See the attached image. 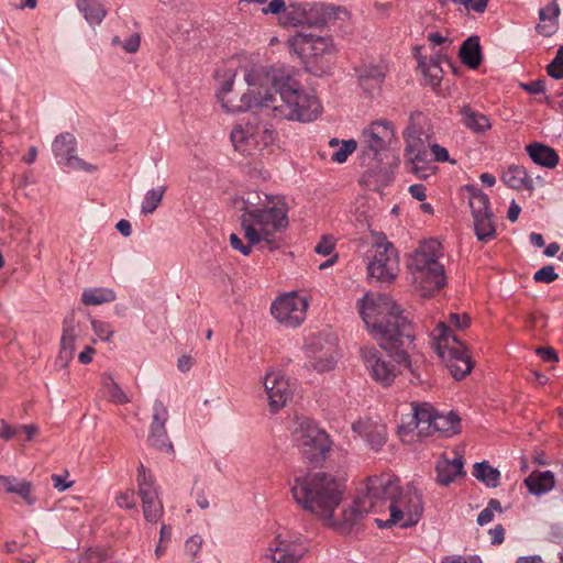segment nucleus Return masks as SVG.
<instances>
[{
	"label": "nucleus",
	"mask_w": 563,
	"mask_h": 563,
	"mask_svg": "<svg viewBox=\"0 0 563 563\" xmlns=\"http://www.w3.org/2000/svg\"><path fill=\"white\" fill-rule=\"evenodd\" d=\"M221 88L218 98L229 112L246 111L253 107L271 108L275 115L286 120L311 122L321 113L318 98L302 89L290 75L273 78L279 101L261 89L269 81L266 74L250 58L234 56L227 59L216 71Z\"/></svg>",
	"instance_id": "nucleus-1"
},
{
	"label": "nucleus",
	"mask_w": 563,
	"mask_h": 563,
	"mask_svg": "<svg viewBox=\"0 0 563 563\" xmlns=\"http://www.w3.org/2000/svg\"><path fill=\"white\" fill-rule=\"evenodd\" d=\"M422 509L421 496L413 485L369 478L363 493L344 511V520L356 523L364 515L372 512L378 527L395 525L407 528L418 522Z\"/></svg>",
	"instance_id": "nucleus-2"
},
{
	"label": "nucleus",
	"mask_w": 563,
	"mask_h": 563,
	"mask_svg": "<svg viewBox=\"0 0 563 563\" xmlns=\"http://www.w3.org/2000/svg\"><path fill=\"white\" fill-rule=\"evenodd\" d=\"M243 203L240 222L247 243L243 244L233 233L230 235L232 249L244 256L252 253L254 245L268 251L279 250L284 244L282 232L288 227V207L284 197L253 191Z\"/></svg>",
	"instance_id": "nucleus-3"
},
{
	"label": "nucleus",
	"mask_w": 563,
	"mask_h": 563,
	"mask_svg": "<svg viewBox=\"0 0 563 563\" xmlns=\"http://www.w3.org/2000/svg\"><path fill=\"white\" fill-rule=\"evenodd\" d=\"M296 504L310 512L329 527L352 526L342 516L336 517L335 510L342 503L344 482L339 476L324 472H309L297 476L290 488Z\"/></svg>",
	"instance_id": "nucleus-4"
},
{
	"label": "nucleus",
	"mask_w": 563,
	"mask_h": 563,
	"mask_svg": "<svg viewBox=\"0 0 563 563\" xmlns=\"http://www.w3.org/2000/svg\"><path fill=\"white\" fill-rule=\"evenodd\" d=\"M357 307L366 330L383 350L391 351L412 343L411 324L390 296L366 292Z\"/></svg>",
	"instance_id": "nucleus-5"
},
{
	"label": "nucleus",
	"mask_w": 563,
	"mask_h": 563,
	"mask_svg": "<svg viewBox=\"0 0 563 563\" xmlns=\"http://www.w3.org/2000/svg\"><path fill=\"white\" fill-rule=\"evenodd\" d=\"M441 257V244L434 239L422 241L409 254L408 275L412 287L420 296H432L445 286L446 276Z\"/></svg>",
	"instance_id": "nucleus-6"
},
{
	"label": "nucleus",
	"mask_w": 563,
	"mask_h": 563,
	"mask_svg": "<svg viewBox=\"0 0 563 563\" xmlns=\"http://www.w3.org/2000/svg\"><path fill=\"white\" fill-rule=\"evenodd\" d=\"M262 13L277 15L283 25H307L310 27H322L330 22L343 21L349 18V12L342 7L292 0H271L262 8Z\"/></svg>",
	"instance_id": "nucleus-7"
},
{
	"label": "nucleus",
	"mask_w": 563,
	"mask_h": 563,
	"mask_svg": "<svg viewBox=\"0 0 563 563\" xmlns=\"http://www.w3.org/2000/svg\"><path fill=\"white\" fill-rule=\"evenodd\" d=\"M412 420L398 427V435L404 443L413 444L422 437L440 433L452 437L460 433V417L454 412L439 413L430 404H413Z\"/></svg>",
	"instance_id": "nucleus-8"
},
{
	"label": "nucleus",
	"mask_w": 563,
	"mask_h": 563,
	"mask_svg": "<svg viewBox=\"0 0 563 563\" xmlns=\"http://www.w3.org/2000/svg\"><path fill=\"white\" fill-rule=\"evenodd\" d=\"M432 345L441 362L455 379H462L471 373L473 363L466 346L445 322H440L435 327Z\"/></svg>",
	"instance_id": "nucleus-9"
},
{
	"label": "nucleus",
	"mask_w": 563,
	"mask_h": 563,
	"mask_svg": "<svg viewBox=\"0 0 563 563\" xmlns=\"http://www.w3.org/2000/svg\"><path fill=\"white\" fill-rule=\"evenodd\" d=\"M402 347L397 346L386 351V356H383L374 346L361 349L363 362L375 382L389 386L397 375L402 374L405 369H411L409 355Z\"/></svg>",
	"instance_id": "nucleus-10"
},
{
	"label": "nucleus",
	"mask_w": 563,
	"mask_h": 563,
	"mask_svg": "<svg viewBox=\"0 0 563 563\" xmlns=\"http://www.w3.org/2000/svg\"><path fill=\"white\" fill-rule=\"evenodd\" d=\"M292 435L296 448L307 463L319 464L325 459L330 450V440L316 424L303 421Z\"/></svg>",
	"instance_id": "nucleus-11"
},
{
	"label": "nucleus",
	"mask_w": 563,
	"mask_h": 563,
	"mask_svg": "<svg viewBox=\"0 0 563 563\" xmlns=\"http://www.w3.org/2000/svg\"><path fill=\"white\" fill-rule=\"evenodd\" d=\"M288 45L313 73H323L325 57L336 52L331 37H290Z\"/></svg>",
	"instance_id": "nucleus-12"
},
{
	"label": "nucleus",
	"mask_w": 563,
	"mask_h": 563,
	"mask_svg": "<svg viewBox=\"0 0 563 563\" xmlns=\"http://www.w3.org/2000/svg\"><path fill=\"white\" fill-rule=\"evenodd\" d=\"M368 275L380 283H391L399 272V255L393 243L384 234H378L375 254L367 265Z\"/></svg>",
	"instance_id": "nucleus-13"
},
{
	"label": "nucleus",
	"mask_w": 563,
	"mask_h": 563,
	"mask_svg": "<svg viewBox=\"0 0 563 563\" xmlns=\"http://www.w3.org/2000/svg\"><path fill=\"white\" fill-rule=\"evenodd\" d=\"M308 307L309 300L306 296L289 291L273 301L271 313L279 324L296 328L305 321Z\"/></svg>",
	"instance_id": "nucleus-14"
},
{
	"label": "nucleus",
	"mask_w": 563,
	"mask_h": 563,
	"mask_svg": "<svg viewBox=\"0 0 563 563\" xmlns=\"http://www.w3.org/2000/svg\"><path fill=\"white\" fill-rule=\"evenodd\" d=\"M267 558L273 563H299L308 552L307 542L296 533L279 531L271 542Z\"/></svg>",
	"instance_id": "nucleus-15"
},
{
	"label": "nucleus",
	"mask_w": 563,
	"mask_h": 563,
	"mask_svg": "<svg viewBox=\"0 0 563 563\" xmlns=\"http://www.w3.org/2000/svg\"><path fill=\"white\" fill-rule=\"evenodd\" d=\"M470 194L468 205L474 219L475 234L481 242H488L493 236V218L489 196L474 185L465 186Z\"/></svg>",
	"instance_id": "nucleus-16"
},
{
	"label": "nucleus",
	"mask_w": 563,
	"mask_h": 563,
	"mask_svg": "<svg viewBox=\"0 0 563 563\" xmlns=\"http://www.w3.org/2000/svg\"><path fill=\"white\" fill-rule=\"evenodd\" d=\"M263 387L272 412L285 408L292 399L294 387L289 378L280 371L272 368L263 377Z\"/></svg>",
	"instance_id": "nucleus-17"
},
{
	"label": "nucleus",
	"mask_w": 563,
	"mask_h": 563,
	"mask_svg": "<svg viewBox=\"0 0 563 563\" xmlns=\"http://www.w3.org/2000/svg\"><path fill=\"white\" fill-rule=\"evenodd\" d=\"M406 141L407 151L410 154L411 172L422 179L433 176L438 167L429 158L428 146L424 142L411 132L407 134Z\"/></svg>",
	"instance_id": "nucleus-18"
},
{
	"label": "nucleus",
	"mask_w": 563,
	"mask_h": 563,
	"mask_svg": "<svg viewBox=\"0 0 563 563\" xmlns=\"http://www.w3.org/2000/svg\"><path fill=\"white\" fill-rule=\"evenodd\" d=\"M80 336V321L71 312L63 320L60 349L57 362L63 368H67L73 361L76 351V341Z\"/></svg>",
	"instance_id": "nucleus-19"
},
{
	"label": "nucleus",
	"mask_w": 563,
	"mask_h": 563,
	"mask_svg": "<svg viewBox=\"0 0 563 563\" xmlns=\"http://www.w3.org/2000/svg\"><path fill=\"white\" fill-rule=\"evenodd\" d=\"M394 129L387 121H377L366 128L362 136L367 146L374 152L386 150L394 140Z\"/></svg>",
	"instance_id": "nucleus-20"
},
{
	"label": "nucleus",
	"mask_w": 563,
	"mask_h": 563,
	"mask_svg": "<svg viewBox=\"0 0 563 563\" xmlns=\"http://www.w3.org/2000/svg\"><path fill=\"white\" fill-rule=\"evenodd\" d=\"M437 482L440 485L448 486L456 479L465 476L463 456L455 453V456L450 460L446 456H442L435 466Z\"/></svg>",
	"instance_id": "nucleus-21"
},
{
	"label": "nucleus",
	"mask_w": 563,
	"mask_h": 563,
	"mask_svg": "<svg viewBox=\"0 0 563 563\" xmlns=\"http://www.w3.org/2000/svg\"><path fill=\"white\" fill-rule=\"evenodd\" d=\"M255 122L235 126L231 132V141L236 151L245 155L256 154V142H253Z\"/></svg>",
	"instance_id": "nucleus-22"
},
{
	"label": "nucleus",
	"mask_w": 563,
	"mask_h": 563,
	"mask_svg": "<svg viewBox=\"0 0 563 563\" xmlns=\"http://www.w3.org/2000/svg\"><path fill=\"white\" fill-rule=\"evenodd\" d=\"M353 430L364 437L374 450H379L386 442L387 430L384 424L362 420L353 424Z\"/></svg>",
	"instance_id": "nucleus-23"
},
{
	"label": "nucleus",
	"mask_w": 563,
	"mask_h": 563,
	"mask_svg": "<svg viewBox=\"0 0 563 563\" xmlns=\"http://www.w3.org/2000/svg\"><path fill=\"white\" fill-rule=\"evenodd\" d=\"M75 139L70 134H62L53 142V151L56 156L65 157V164L73 168H85V163L73 155Z\"/></svg>",
	"instance_id": "nucleus-24"
},
{
	"label": "nucleus",
	"mask_w": 563,
	"mask_h": 563,
	"mask_svg": "<svg viewBox=\"0 0 563 563\" xmlns=\"http://www.w3.org/2000/svg\"><path fill=\"white\" fill-rule=\"evenodd\" d=\"M0 485L7 494L19 496L27 505H33L32 483L10 475H0Z\"/></svg>",
	"instance_id": "nucleus-25"
},
{
	"label": "nucleus",
	"mask_w": 563,
	"mask_h": 563,
	"mask_svg": "<svg viewBox=\"0 0 563 563\" xmlns=\"http://www.w3.org/2000/svg\"><path fill=\"white\" fill-rule=\"evenodd\" d=\"M418 65L427 80V84L431 87H438L443 78V70L438 59V53H426L423 58L418 60Z\"/></svg>",
	"instance_id": "nucleus-26"
},
{
	"label": "nucleus",
	"mask_w": 563,
	"mask_h": 563,
	"mask_svg": "<svg viewBox=\"0 0 563 563\" xmlns=\"http://www.w3.org/2000/svg\"><path fill=\"white\" fill-rule=\"evenodd\" d=\"M526 151L531 161L547 168H554L559 164V155L556 152L542 143H531L527 145Z\"/></svg>",
	"instance_id": "nucleus-27"
},
{
	"label": "nucleus",
	"mask_w": 563,
	"mask_h": 563,
	"mask_svg": "<svg viewBox=\"0 0 563 563\" xmlns=\"http://www.w3.org/2000/svg\"><path fill=\"white\" fill-rule=\"evenodd\" d=\"M501 181L509 188L516 190H532L533 189V180L529 177L527 170L521 166H509L501 174Z\"/></svg>",
	"instance_id": "nucleus-28"
},
{
	"label": "nucleus",
	"mask_w": 563,
	"mask_h": 563,
	"mask_svg": "<svg viewBox=\"0 0 563 563\" xmlns=\"http://www.w3.org/2000/svg\"><path fill=\"white\" fill-rule=\"evenodd\" d=\"M525 485L532 495H543L554 488V474L551 471L531 473L525 479Z\"/></svg>",
	"instance_id": "nucleus-29"
},
{
	"label": "nucleus",
	"mask_w": 563,
	"mask_h": 563,
	"mask_svg": "<svg viewBox=\"0 0 563 563\" xmlns=\"http://www.w3.org/2000/svg\"><path fill=\"white\" fill-rule=\"evenodd\" d=\"M76 5L90 25H99L107 15L101 0H77Z\"/></svg>",
	"instance_id": "nucleus-30"
},
{
	"label": "nucleus",
	"mask_w": 563,
	"mask_h": 563,
	"mask_svg": "<svg viewBox=\"0 0 563 563\" xmlns=\"http://www.w3.org/2000/svg\"><path fill=\"white\" fill-rule=\"evenodd\" d=\"M459 56L465 66L472 69L477 68L482 60L478 37H466L460 47Z\"/></svg>",
	"instance_id": "nucleus-31"
},
{
	"label": "nucleus",
	"mask_w": 563,
	"mask_h": 563,
	"mask_svg": "<svg viewBox=\"0 0 563 563\" xmlns=\"http://www.w3.org/2000/svg\"><path fill=\"white\" fill-rule=\"evenodd\" d=\"M555 1L553 0L539 12L541 23L537 25V31L541 35H552L555 32L556 20L560 14V7Z\"/></svg>",
	"instance_id": "nucleus-32"
},
{
	"label": "nucleus",
	"mask_w": 563,
	"mask_h": 563,
	"mask_svg": "<svg viewBox=\"0 0 563 563\" xmlns=\"http://www.w3.org/2000/svg\"><path fill=\"white\" fill-rule=\"evenodd\" d=\"M350 213L355 217V220L361 224L369 225V220L374 216V208L371 199L367 196H358L350 205Z\"/></svg>",
	"instance_id": "nucleus-33"
},
{
	"label": "nucleus",
	"mask_w": 563,
	"mask_h": 563,
	"mask_svg": "<svg viewBox=\"0 0 563 563\" xmlns=\"http://www.w3.org/2000/svg\"><path fill=\"white\" fill-rule=\"evenodd\" d=\"M141 498L145 519L151 522H156L163 514V506L158 499L157 493L144 492Z\"/></svg>",
	"instance_id": "nucleus-34"
},
{
	"label": "nucleus",
	"mask_w": 563,
	"mask_h": 563,
	"mask_svg": "<svg viewBox=\"0 0 563 563\" xmlns=\"http://www.w3.org/2000/svg\"><path fill=\"white\" fill-rule=\"evenodd\" d=\"M357 71L361 85L366 90L377 89L385 78V73L379 67H362Z\"/></svg>",
	"instance_id": "nucleus-35"
},
{
	"label": "nucleus",
	"mask_w": 563,
	"mask_h": 563,
	"mask_svg": "<svg viewBox=\"0 0 563 563\" xmlns=\"http://www.w3.org/2000/svg\"><path fill=\"white\" fill-rule=\"evenodd\" d=\"M102 387L112 402L118 405H124L130 401L126 394L123 391V389L119 386V384L114 380V378L111 375L102 376Z\"/></svg>",
	"instance_id": "nucleus-36"
},
{
	"label": "nucleus",
	"mask_w": 563,
	"mask_h": 563,
	"mask_svg": "<svg viewBox=\"0 0 563 563\" xmlns=\"http://www.w3.org/2000/svg\"><path fill=\"white\" fill-rule=\"evenodd\" d=\"M115 299V295L110 289L97 288L86 289L82 292V303L86 306H99Z\"/></svg>",
	"instance_id": "nucleus-37"
},
{
	"label": "nucleus",
	"mask_w": 563,
	"mask_h": 563,
	"mask_svg": "<svg viewBox=\"0 0 563 563\" xmlns=\"http://www.w3.org/2000/svg\"><path fill=\"white\" fill-rule=\"evenodd\" d=\"M253 142H256V154L272 145L276 140V133L264 123L255 122Z\"/></svg>",
	"instance_id": "nucleus-38"
},
{
	"label": "nucleus",
	"mask_w": 563,
	"mask_h": 563,
	"mask_svg": "<svg viewBox=\"0 0 563 563\" xmlns=\"http://www.w3.org/2000/svg\"><path fill=\"white\" fill-rule=\"evenodd\" d=\"M153 410L151 432L153 437L159 438L166 434L165 423L168 419V411L162 401H155Z\"/></svg>",
	"instance_id": "nucleus-39"
},
{
	"label": "nucleus",
	"mask_w": 563,
	"mask_h": 563,
	"mask_svg": "<svg viewBox=\"0 0 563 563\" xmlns=\"http://www.w3.org/2000/svg\"><path fill=\"white\" fill-rule=\"evenodd\" d=\"M462 117L465 125L475 132H484L490 128L489 119L468 108L463 109Z\"/></svg>",
	"instance_id": "nucleus-40"
},
{
	"label": "nucleus",
	"mask_w": 563,
	"mask_h": 563,
	"mask_svg": "<svg viewBox=\"0 0 563 563\" xmlns=\"http://www.w3.org/2000/svg\"><path fill=\"white\" fill-rule=\"evenodd\" d=\"M165 186H158L146 192L145 199L142 202V212L152 213L159 206L165 194Z\"/></svg>",
	"instance_id": "nucleus-41"
},
{
	"label": "nucleus",
	"mask_w": 563,
	"mask_h": 563,
	"mask_svg": "<svg viewBox=\"0 0 563 563\" xmlns=\"http://www.w3.org/2000/svg\"><path fill=\"white\" fill-rule=\"evenodd\" d=\"M446 37H429L427 43L420 46L415 47L416 57L419 60L423 58L426 53H438V58L440 57L439 47L445 42Z\"/></svg>",
	"instance_id": "nucleus-42"
},
{
	"label": "nucleus",
	"mask_w": 563,
	"mask_h": 563,
	"mask_svg": "<svg viewBox=\"0 0 563 563\" xmlns=\"http://www.w3.org/2000/svg\"><path fill=\"white\" fill-rule=\"evenodd\" d=\"M473 476L481 483L489 486L493 481V467L488 461L477 462L473 465Z\"/></svg>",
	"instance_id": "nucleus-43"
},
{
	"label": "nucleus",
	"mask_w": 563,
	"mask_h": 563,
	"mask_svg": "<svg viewBox=\"0 0 563 563\" xmlns=\"http://www.w3.org/2000/svg\"><path fill=\"white\" fill-rule=\"evenodd\" d=\"M201 544L202 539L199 536H192L187 539L183 551V560L185 562H194L201 549Z\"/></svg>",
	"instance_id": "nucleus-44"
},
{
	"label": "nucleus",
	"mask_w": 563,
	"mask_h": 563,
	"mask_svg": "<svg viewBox=\"0 0 563 563\" xmlns=\"http://www.w3.org/2000/svg\"><path fill=\"white\" fill-rule=\"evenodd\" d=\"M547 73L556 80L563 79V45L558 48L555 57L547 66Z\"/></svg>",
	"instance_id": "nucleus-45"
},
{
	"label": "nucleus",
	"mask_w": 563,
	"mask_h": 563,
	"mask_svg": "<svg viewBox=\"0 0 563 563\" xmlns=\"http://www.w3.org/2000/svg\"><path fill=\"white\" fill-rule=\"evenodd\" d=\"M137 484H139V492L140 495H142L144 492L146 493H153L156 492L153 486V476L148 470L145 468L143 464H141L137 468Z\"/></svg>",
	"instance_id": "nucleus-46"
},
{
	"label": "nucleus",
	"mask_w": 563,
	"mask_h": 563,
	"mask_svg": "<svg viewBox=\"0 0 563 563\" xmlns=\"http://www.w3.org/2000/svg\"><path fill=\"white\" fill-rule=\"evenodd\" d=\"M356 142L354 140L342 141L339 150L333 152L332 159L336 163H344L355 151Z\"/></svg>",
	"instance_id": "nucleus-47"
},
{
	"label": "nucleus",
	"mask_w": 563,
	"mask_h": 563,
	"mask_svg": "<svg viewBox=\"0 0 563 563\" xmlns=\"http://www.w3.org/2000/svg\"><path fill=\"white\" fill-rule=\"evenodd\" d=\"M91 328L96 335L103 342H109L114 335L111 324L102 321L91 320Z\"/></svg>",
	"instance_id": "nucleus-48"
},
{
	"label": "nucleus",
	"mask_w": 563,
	"mask_h": 563,
	"mask_svg": "<svg viewBox=\"0 0 563 563\" xmlns=\"http://www.w3.org/2000/svg\"><path fill=\"white\" fill-rule=\"evenodd\" d=\"M115 504L120 508L133 509L136 507L135 493L132 489L120 492L115 496Z\"/></svg>",
	"instance_id": "nucleus-49"
},
{
	"label": "nucleus",
	"mask_w": 563,
	"mask_h": 563,
	"mask_svg": "<svg viewBox=\"0 0 563 563\" xmlns=\"http://www.w3.org/2000/svg\"><path fill=\"white\" fill-rule=\"evenodd\" d=\"M112 43L126 53H135L140 47V37H114Z\"/></svg>",
	"instance_id": "nucleus-50"
},
{
	"label": "nucleus",
	"mask_w": 563,
	"mask_h": 563,
	"mask_svg": "<svg viewBox=\"0 0 563 563\" xmlns=\"http://www.w3.org/2000/svg\"><path fill=\"white\" fill-rule=\"evenodd\" d=\"M558 277H559V275L555 273L554 266H552V265H547V266L541 267L533 275L534 282L545 283V284H550V283L556 280Z\"/></svg>",
	"instance_id": "nucleus-51"
},
{
	"label": "nucleus",
	"mask_w": 563,
	"mask_h": 563,
	"mask_svg": "<svg viewBox=\"0 0 563 563\" xmlns=\"http://www.w3.org/2000/svg\"><path fill=\"white\" fill-rule=\"evenodd\" d=\"M107 553L101 549H89L79 559V563H103L107 560Z\"/></svg>",
	"instance_id": "nucleus-52"
},
{
	"label": "nucleus",
	"mask_w": 563,
	"mask_h": 563,
	"mask_svg": "<svg viewBox=\"0 0 563 563\" xmlns=\"http://www.w3.org/2000/svg\"><path fill=\"white\" fill-rule=\"evenodd\" d=\"M520 87L531 95H540L545 91V80L538 79L530 82H521Z\"/></svg>",
	"instance_id": "nucleus-53"
},
{
	"label": "nucleus",
	"mask_w": 563,
	"mask_h": 563,
	"mask_svg": "<svg viewBox=\"0 0 563 563\" xmlns=\"http://www.w3.org/2000/svg\"><path fill=\"white\" fill-rule=\"evenodd\" d=\"M449 322L459 330H464L470 324V317L467 313H450Z\"/></svg>",
	"instance_id": "nucleus-54"
},
{
	"label": "nucleus",
	"mask_w": 563,
	"mask_h": 563,
	"mask_svg": "<svg viewBox=\"0 0 563 563\" xmlns=\"http://www.w3.org/2000/svg\"><path fill=\"white\" fill-rule=\"evenodd\" d=\"M334 250V240L330 236H323L314 247L316 253L320 255H330Z\"/></svg>",
	"instance_id": "nucleus-55"
},
{
	"label": "nucleus",
	"mask_w": 563,
	"mask_h": 563,
	"mask_svg": "<svg viewBox=\"0 0 563 563\" xmlns=\"http://www.w3.org/2000/svg\"><path fill=\"white\" fill-rule=\"evenodd\" d=\"M536 353L544 362H559L558 353L550 346H540L536 349Z\"/></svg>",
	"instance_id": "nucleus-56"
},
{
	"label": "nucleus",
	"mask_w": 563,
	"mask_h": 563,
	"mask_svg": "<svg viewBox=\"0 0 563 563\" xmlns=\"http://www.w3.org/2000/svg\"><path fill=\"white\" fill-rule=\"evenodd\" d=\"M442 563H482L478 556L450 555L443 559Z\"/></svg>",
	"instance_id": "nucleus-57"
},
{
	"label": "nucleus",
	"mask_w": 563,
	"mask_h": 563,
	"mask_svg": "<svg viewBox=\"0 0 563 563\" xmlns=\"http://www.w3.org/2000/svg\"><path fill=\"white\" fill-rule=\"evenodd\" d=\"M430 151L435 161H438V162H449L450 161L449 152L445 147H443L439 144H432L430 146Z\"/></svg>",
	"instance_id": "nucleus-58"
},
{
	"label": "nucleus",
	"mask_w": 563,
	"mask_h": 563,
	"mask_svg": "<svg viewBox=\"0 0 563 563\" xmlns=\"http://www.w3.org/2000/svg\"><path fill=\"white\" fill-rule=\"evenodd\" d=\"M493 520V500L487 504V507L477 516V525L484 527Z\"/></svg>",
	"instance_id": "nucleus-59"
},
{
	"label": "nucleus",
	"mask_w": 563,
	"mask_h": 563,
	"mask_svg": "<svg viewBox=\"0 0 563 563\" xmlns=\"http://www.w3.org/2000/svg\"><path fill=\"white\" fill-rule=\"evenodd\" d=\"M16 434L15 429H13L9 423L4 420L0 421V438L10 441Z\"/></svg>",
	"instance_id": "nucleus-60"
},
{
	"label": "nucleus",
	"mask_w": 563,
	"mask_h": 563,
	"mask_svg": "<svg viewBox=\"0 0 563 563\" xmlns=\"http://www.w3.org/2000/svg\"><path fill=\"white\" fill-rule=\"evenodd\" d=\"M96 354V350L90 346V345H87L85 346V349L78 354V361L81 363V364H89L92 362L93 360V356Z\"/></svg>",
	"instance_id": "nucleus-61"
},
{
	"label": "nucleus",
	"mask_w": 563,
	"mask_h": 563,
	"mask_svg": "<svg viewBox=\"0 0 563 563\" xmlns=\"http://www.w3.org/2000/svg\"><path fill=\"white\" fill-rule=\"evenodd\" d=\"M409 192L419 201H424L427 198L426 187L421 184L411 185L409 187Z\"/></svg>",
	"instance_id": "nucleus-62"
},
{
	"label": "nucleus",
	"mask_w": 563,
	"mask_h": 563,
	"mask_svg": "<svg viewBox=\"0 0 563 563\" xmlns=\"http://www.w3.org/2000/svg\"><path fill=\"white\" fill-rule=\"evenodd\" d=\"M52 481L58 492H65L73 486V482H66L60 475H52Z\"/></svg>",
	"instance_id": "nucleus-63"
},
{
	"label": "nucleus",
	"mask_w": 563,
	"mask_h": 563,
	"mask_svg": "<svg viewBox=\"0 0 563 563\" xmlns=\"http://www.w3.org/2000/svg\"><path fill=\"white\" fill-rule=\"evenodd\" d=\"M520 212H521L520 206L515 200H512L510 202V206H509V209L507 212L508 220L510 222H516L519 218Z\"/></svg>",
	"instance_id": "nucleus-64"
}]
</instances>
